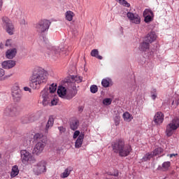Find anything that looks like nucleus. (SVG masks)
<instances>
[{
  "instance_id": "13",
  "label": "nucleus",
  "mask_w": 179,
  "mask_h": 179,
  "mask_svg": "<svg viewBox=\"0 0 179 179\" xmlns=\"http://www.w3.org/2000/svg\"><path fill=\"white\" fill-rule=\"evenodd\" d=\"M127 17L131 23H135V24H139V23H141V17H139L138 14L129 12L127 13Z\"/></svg>"
},
{
  "instance_id": "38",
  "label": "nucleus",
  "mask_w": 179,
  "mask_h": 179,
  "mask_svg": "<svg viewBox=\"0 0 179 179\" xmlns=\"http://www.w3.org/2000/svg\"><path fill=\"white\" fill-rule=\"evenodd\" d=\"M55 54H56V55H62V54H66V52H64V49H56Z\"/></svg>"
},
{
  "instance_id": "12",
  "label": "nucleus",
  "mask_w": 179,
  "mask_h": 179,
  "mask_svg": "<svg viewBox=\"0 0 179 179\" xmlns=\"http://www.w3.org/2000/svg\"><path fill=\"white\" fill-rule=\"evenodd\" d=\"M143 16L145 18V23H150L153 20V12L150 9H145L143 13Z\"/></svg>"
},
{
  "instance_id": "44",
  "label": "nucleus",
  "mask_w": 179,
  "mask_h": 179,
  "mask_svg": "<svg viewBox=\"0 0 179 179\" xmlns=\"http://www.w3.org/2000/svg\"><path fill=\"white\" fill-rule=\"evenodd\" d=\"M115 124L116 125V127L117 125H120V117L117 116L115 119Z\"/></svg>"
},
{
  "instance_id": "6",
  "label": "nucleus",
  "mask_w": 179,
  "mask_h": 179,
  "mask_svg": "<svg viewBox=\"0 0 179 179\" xmlns=\"http://www.w3.org/2000/svg\"><path fill=\"white\" fill-rule=\"evenodd\" d=\"M6 117H17L19 115V108L15 104L8 105L3 110Z\"/></svg>"
},
{
  "instance_id": "56",
  "label": "nucleus",
  "mask_w": 179,
  "mask_h": 179,
  "mask_svg": "<svg viewBox=\"0 0 179 179\" xmlns=\"http://www.w3.org/2000/svg\"><path fill=\"white\" fill-rule=\"evenodd\" d=\"M0 159H1V154H0Z\"/></svg>"
},
{
  "instance_id": "49",
  "label": "nucleus",
  "mask_w": 179,
  "mask_h": 179,
  "mask_svg": "<svg viewBox=\"0 0 179 179\" xmlns=\"http://www.w3.org/2000/svg\"><path fill=\"white\" fill-rule=\"evenodd\" d=\"M109 176H114V177H118V171L114 173V174L109 173Z\"/></svg>"
},
{
  "instance_id": "11",
  "label": "nucleus",
  "mask_w": 179,
  "mask_h": 179,
  "mask_svg": "<svg viewBox=\"0 0 179 179\" xmlns=\"http://www.w3.org/2000/svg\"><path fill=\"white\" fill-rule=\"evenodd\" d=\"M46 145L47 141H38L33 150L34 155H36L37 156L41 155L44 150V148H45Z\"/></svg>"
},
{
  "instance_id": "40",
  "label": "nucleus",
  "mask_w": 179,
  "mask_h": 179,
  "mask_svg": "<svg viewBox=\"0 0 179 179\" xmlns=\"http://www.w3.org/2000/svg\"><path fill=\"white\" fill-rule=\"evenodd\" d=\"M80 136V131H79V130H76L73 135V139H76V138H78V136L79 137Z\"/></svg>"
},
{
  "instance_id": "30",
  "label": "nucleus",
  "mask_w": 179,
  "mask_h": 179,
  "mask_svg": "<svg viewBox=\"0 0 179 179\" xmlns=\"http://www.w3.org/2000/svg\"><path fill=\"white\" fill-rule=\"evenodd\" d=\"M152 156H159V155H162L163 153V148H157L152 152H151Z\"/></svg>"
},
{
  "instance_id": "22",
  "label": "nucleus",
  "mask_w": 179,
  "mask_h": 179,
  "mask_svg": "<svg viewBox=\"0 0 179 179\" xmlns=\"http://www.w3.org/2000/svg\"><path fill=\"white\" fill-rule=\"evenodd\" d=\"M66 88L63 86H59L57 90V94L59 97H62V99H65V96H66Z\"/></svg>"
},
{
  "instance_id": "4",
  "label": "nucleus",
  "mask_w": 179,
  "mask_h": 179,
  "mask_svg": "<svg viewBox=\"0 0 179 179\" xmlns=\"http://www.w3.org/2000/svg\"><path fill=\"white\" fill-rule=\"evenodd\" d=\"M21 161L23 164H33L36 162V158L30 153V152L26 150H22L20 151Z\"/></svg>"
},
{
  "instance_id": "55",
  "label": "nucleus",
  "mask_w": 179,
  "mask_h": 179,
  "mask_svg": "<svg viewBox=\"0 0 179 179\" xmlns=\"http://www.w3.org/2000/svg\"><path fill=\"white\" fill-rule=\"evenodd\" d=\"M115 1H117V2H119V1H120V0H115Z\"/></svg>"
},
{
  "instance_id": "32",
  "label": "nucleus",
  "mask_w": 179,
  "mask_h": 179,
  "mask_svg": "<svg viewBox=\"0 0 179 179\" xmlns=\"http://www.w3.org/2000/svg\"><path fill=\"white\" fill-rule=\"evenodd\" d=\"M152 157H154L153 154L148 152L143 157V162H148V160H150Z\"/></svg>"
},
{
  "instance_id": "31",
  "label": "nucleus",
  "mask_w": 179,
  "mask_h": 179,
  "mask_svg": "<svg viewBox=\"0 0 179 179\" xmlns=\"http://www.w3.org/2000/svg\"><path fill=\"white\" fill-rule=\"evenodd\" d=\"M71 170L69 169H66L60 175V177L62 178H67V177H69V175L71 174Z\"/></svg>"
},
{
  "instance_id": "2",
  "label": "nucleus",
  "mask_w": 179,
  "mask_h": 179,
  "mask_svg": "<svg viewBox=\"0 0 179 179\" xmlns=\"http://www.w3.org/2000/svg\"><path fill=\"white\" fill-rule=\"evenodd\" d=\"M57 92V85L52 84L48 88H44L41 92V97L43 99V106H48L51 103V106H57V100L54 99L55 93Z\"/></svg>"
},
{
  "instance_id": "45",
  "label": "nucleus",
  "mask_w": 179,
  "mask_h": 179,
  "mask_svg": "<svg viewBox=\"0 0 179 179\" xmlns=\"http://www.w3.org/2000/svg\"><path fill=\"white\" fill-rule=\"evenodd\" d=\"M5 75V70L0 69V78H2Z\"/></svg>"
},
{
  "instance_id": "14",
  "label": "nucleus",
  "mask_w": 179,
  "mask_h": 179,
  "mask_svg": "<svg viewBox=\"0 0 179 179\" xmlns=\"http://www.w3.org/2000/svg\"><path fill=\"white\" fill-rule=\"evenodd\" d=\"M153 121L157 125H161V124H163V121H164V115L163 113L157 112L155 113Z\"/></svg>"
},
{
  "instance_id": "19",
  "label": "nucleus",
  "mask_w": 179,
  "mask_h": 179,
  "mask_svg": "<svg viewBox=\"0 0 179 179\" xmlns=\"http://www.w3.org/2000/svg\"><path fill=\"white\" fill-rule=\"evenodd\" d=\"M83 139H85V134L80 133L75 143L76 148L79 149V148H82V145H83Z\"/></svg>"
},
{
  "instance_id": "9",
  "label": "nucleus",
  "mask_w": 179,
  "mask_h": 179,
  "mask_svg": "<svg viewBox=\"0 0 179 179\" xmlns=\"http://www.w3.org/2000/svg\"><path fill=\"white\" fill-rule=\"evenodd\" d=\"M50 26H51V22H50V20H41L36 25V31H38V33H45V31H47V30L50 29Z\"/></svg>"
},
{
  "instance_id": "5",
  "label": "nucleus",
  "mask_w": 179,
  "mask_h": 179,
  "mask_svg": "<svg viewBox=\"0 0 179 179\" xmlns=\"http://www.w3.org/2000/svg\"><path fill=\"white\" fill-rule=\"evenodd\" d=\"M179 128V118L176 117L171 120V122L166 125V136H172L175 131Z\"/></svg>"
},
{
  "instance_id": "39",
  "label": "nucleus",
  "mask_w": 179,
  "mask_h": 179,
  "mask_svg": "<svg viewBox=\"0 0 179 179\" xmlns=\"http://www.w3.org/2000/svg\"><path fill=\"white\" fill-rule=\"evenodd\" d=\"M6 47H12V39H8L6 41Z\"/></svg>"
},
{
  "instance_id": "10",
  "label": "nucleus",
  "mask_w": 179,
  "mask_h": 179,
  "mask_svg": "<svg viewBox=\"0 0 179 179\" xmlns=\"http://www.w3.org/2000/svg\"><path fill=\"white\" fill-rule=\"evenodd\" d=\"M12 96L14 101L19 102L22 99V91L19 87V85H15L12 87Z\"/></svg>"
},
{
  "instance_id": "28",
  "label": "nucleus",
  "mask_w": 179,
  "mask_h": 179,
  "mask_svg": "<svg viewBox=\"0 0 179 179\" xmlns=\"http://www.w3.org/2000/svg\"><path fill=\"white\" fill-rule=\"evenodd\" d=\"M91 56L97 58L98 59H103V57L99 55V50L97 49H94L91 51Z\"/></svg>"
},
{
  "instance_id": "7",
  "label": "nucleus",
  "mask_w": 179,
  "mask_h": 179,
  "mask_svg": "<svg viewBox=\"0 0 179 179\" xmlns=\"http://www.w3.org/2000/svg\"><path fill=\"white\" fill-rule=\"evenodd\" d=\"M2 22L3 24V29L9 36H13L15 34V26L10 22V20L8 17H3Z\"/></svg>"
},
{
  "instance_id": "36",
  "label": "nucleus",
  "mask_w": 179,
  "mask_h": 179,
  "mask_svg": "<svg viewBox=\"0 0 179 179\" xmlns=\"http://www.w3.org/2000/svg\"><path fill=\"white\" fill-rule=\"evenodd\" d=\"M101 85L103 87H108L110 86V81L107 79H103L101 81Z\"/></svg>"
},
{
  "instance_id": "48",
  "label": "nucleus",
  "mask_w": 179,
  "mask_h": 179,
  "mask_svg": "<svg viewBox=\"0 0 179 179\" xmlns=\"http://www.w3.org/2000/svg\"><path fill=\"white\" fill-rule=\"evenodd\" d=\"M75 80L76 82H78V83L82 82V79L80 78V77H78V76H76Z\"/></svg>"
},
{
  "instance_id": "1",
  "label": "nucleus",
  "mask_w": 179,
  "mask_h": 179,
  "mask_svg": "<svg viewBox=\"0 0 179 179\" xmlns=\"http://www.w3.org/2000/svg\"><path fill=\"white\" fill-rule=\"evenodd\" d=\"M48 80V72L41 67L34 69L29 78L31 87L34 90H38L41 86H44Z\"/></svg>"
},
{
  "instance_id": "17",
  "label": "nucleus",
  "mask_w": 179,
  "mask_h": 179,
  "mask_svg": "<svg viewBox=\"0 0 179 179\" xmlns=\"http://www.w3.org/2000/svg\"><path fill=\"white\" fill-rule=\"evenodd\" d=\"M17 54V50L16 48L9 49L6 52V57L8 59H13Z\"/></svg>"
},
{
  "instance_id": "18",
  "label": "nucleus",
  "mask_w": 179,
  "mask_h": 179,
  "mask_svg": "<svg viewBox=\"0 0 179 179\" xmlns=\"http://www.w3.org/2000/svg\"><path fill=\"white\" fill-rule=\"evenodd\" d=\"M76 93H78V92L75 89L68 90L66 92V96L64 99H66V100H71L76 96Z\"/></svg>"
},
{
  "instance_id": "29",
  "label": "nucleus",
  "mask_w": 179,
  "mask_h": 179,
  "mask_svg": "<svg viewBox=\"0 0 179 179\" xmlns=\"http://www.w3.org/2000/svg\"><path fill=\"white\" fill-rule=\"evenodd\" d=\"M123 118H124V121H127V122H131V121H132V118H134V117H132V115L129 114V113L125 112L123 114Z\"/></svg>"
},
{
  "instance_id": "20",
  "label": "nucleus",
  "mask_w": 179,
  "mask_h": 179,
  "mask_svg": "<svg viewBox=\"0 0 179 179\" xmlns=\"http://www.w3.org/2000/svg\"><path fill=\"white\" fill-rule=\"evenodd\" d=\"M54 126V117L50 116L48 118V122L45 127V132L46 134H48V129H51L52 127Z\"/></svg>"
},
{
  "instance_id": "54",
  "label": "nucleus",
  "mask_w": 179,
  "mask_h": 179,
  "mask_svg": "<svg viewBox=\"0 0 179 179\" xmlns=\"http://www.w3.org/2000/svg\"><path fill=\"white\" fill-rule=\"evenodd\" d=\"M0 48H3V43H0Z\"/></svg>"
},
{
  "instance_id": "52",
  "label": "nucleus",
  "mask_w": 179,
  "mask_h": 179,
  "mask_svg": "<svg viewBox=\"0 0 179 179\" xmlns=\"http://www.w3.org/2000/svg\"><path fill=\"white\" fill-rule=\"evenodd\" d=\"M173 156H178V154H171V155H169L170 159H171V157H173Z\"/></svg>"
},
{
  "instance_id": "47",
  "label": "nucleus",
  "mask_w": 179,
  "mask_h": 179,
  "mask_svg": "<svg viewBox=\"0 0 179 179\" xmlns=\"http://www.w3.org/2000/svg\"><path fill=\"white\" fill-rule=\"evenodd\" d=\"M151 97L152 100H156V98L157 97V94H151Z\"/></svg>"
},
{
  "instance_id": "25",
  "label": "nucleus",
  "mask_w": 179,
  "mask_h": 179,
  "mask_svg": "<svg viewBox=\"0 0 179 179\" xmlns=\"http://www.w3.org/2000/svg\"><path fill=\"white\" fill-rule=\"evenodd\" d=\"M73 16H75V13L71 10H68L65 13L66 20H68L69 22H72V20H73Z\"/></svg>"
},
{
  "instance_id": "35",
  "label": "nucleus",
  "mask_w": 179,
  "mask_h": 179,
  "mask_svg": "<svg viewBox=\"0 0 179 179\" xmlns=\"http://www.w3.org/2000/svg\"><path fill=\"white\" fill-rule=\"evenodd\" d=\"M119 3L123 6H126V8H129V6H131V4H129V3L126 0H119Z\"/></svg>"
},
{
  "instance_id": "21",
  "label": "nucleus",
  "mask_w": 179,
  "mask_h": 179,
  "mask_svg": "<svg viewBox=\"0 0 179 179\" xmlns=\"http://www.w3.org/2000/svg\"><path fill=\"white\" fill-rule=\"evenodd\" d=\"M150 47V43H148V42L144 41L143 43H141L139 46V50L143 52H146V51H149Z\"/></svg>"
},
{
  "instance_id": "34",
  "label": "nucleus",
  "mask_w": 179,
  "mask_h": 179,
  "mask_svg": "<svg viewBox=\"0 0 179 179\" xmlns=\"http://www.w3.org/2000/svg\"><path fill=\"white\" fill-rule=\"evenodd\" d=\"M15 15L19 19L23 17V13H22V10L20 8H17Z\"/></svg>"
},
{
  "instance_id": "27",
  "label": "nucleus",
  "mask_w": 179,
  "mask_h": 179,
  "mask_svg": "<svg viewBox=\"0 0 179 179\" xmlns=\"http://www.w3.org/2000/svg\"><path fill=\"white\" fill-rule=\"evenodd\" d=\"M79 127V120H73L70 124V128L72 129V131H76V129Z\"/></svg>"
},
{
  "instance_id": "8",
  "label": "nucleus",
  "mask_w": 179,
  "mask_h": 179,
  "mask_svg": "<svg viewBox=\"0 0 179 179\" xmlns=\"http://www.w3.org/2000/svg\"><path fill=\"white\" fill-rule=\"evenodd\" d=\"M33 171L36 176H40L47 171V162L42 160L33 167Z\"/></svg>"
},
{
  "instance_id": "51",
  "label": "nucleus",
  "mask_w": 179,
  "mask_h": 179,
  "mask_svg": "<svg viewBox=\"0 0 179 179\" xmlns=\"http://www.w3.org/2000/svg\"><path fill=\"white\" fill-rule=\"evenodd\" d=\"M157 91L156 90V89H153V90L151 91V94H157Z\"/></svg>"
},
{
  "instance_id": "3",
  "label": "nucleus",
  "mask_w": 179,
  "mask_h": 179,
  "mask_svg": "<svg viewBox=\"0 0 179 179\" xmlns=\"http://www.w3.org/2000/svg\"><path fill=\"white\" fill-rule=\"evenodd\" d=\"M112 149L114 153H117L120 157H127L132 152V147L125 145V141L121 139L112 143Z\"/></svg>"
},
{
  "instance_id": "23",
  "label": "nucleus",
  "mask_w": 179,
  "mask_h": 179,
  "mask_svg": "<svg viewBox=\"0 0 179 179\" xmlns=\"http://www.w3.org/2000/svg\"><path fill=\"white\" fill-rule=\"evenodd\" d=\"M35 141H39L38 142H47V137L44 136L43 134L37 133L34 136Z\"/></svg>"
},
{
  "instance_id": "16",
  "label": "nucleus",
  "mask_w": 179,
  "mask_h": 179,
  "mask_svg": "<svg viewBox=\"0 0 179 179\" xmlns=\"http://www.w3.org/2000/svg\"><path fill=\"white\" fill-rule=\"evenodd\" d=\"M156 38H157V36L156 35V33L152 31L147 34L144 41H145V42L148 43L149 44H152L153 41H156Z\"/></svg>"
},
{
  "instance_id": "53",
  "label": "nucleus",
  "mask_w": 179,
  "mask_h": 179,
  "mask_svg": "<svg viewBox=\"0 0 179 179\" xmlns=\"http://www.w3.org/2000/svg\"><path fill=\"white\" fill-rule=\"evenodd\" d=\"M2 5H3V1H2V0H0V8H2Z\"/></svg>"
},
{
  "instance_id": "42",
  "label": "nucleus",
  "mask_w": 179,
  "mask_h": 179,
  "mask_svg": "<svg viewBox=\"0 0 179 179\" xmlns=\"http://www.w3.org/2000/svg\"><path fill=\"white\" fill-rule=\"evenodd\" d=\"M58 129H59L60 134H64V132H65V131H66V129H65V127H59Z\"/></svg>"
},
{
  "instance_id": "33",
  "label": "nucleus",
  "mask_w": 179,
  "mask_h": 179,
  "mask_svg": "<svg viewBox=\"0 0 179 179\" xmlns=\"http://www.w3.org/2000/svg\"><path fill=\"white\" fill-rule=\"evenodd\" d=\"M111 103H113L111 98H106L103 100V104H104V106H110Z\"/></svg>"
},
{
  "instance_id": "26",
  "label": "nucleus",
  "mask_w": 179,
  "mask_h": 179,
  "mask_svg": "<svg viewBox=\"0 0 179 179\" xmlns=\"http://www.w3.org/2000/svg\"><path fill=\"white\" fill-rule=\"evenodd\" d=\"M171 166V163L170 162H164L162 166H159V170H163V171H167L170 166Z\"/></svg>"
},
{
  "instance_id": "24",
  "label": "nucleus",
  "mask_w": 179,
  "mask_h": 179,
  "mask_svg": "<svg viewBox=\"0 0 179 179\" xmlns=\"http://www.w3.org/2000/svg\"><path fill=\"white\" fill-rule=\"evenodd\" d=\"M19 175V166L17 165L12 167L11 172H10V177L11 178H14L16 176Z\"/></svg>"
},
{
  "instance_id": "37",
  "label": "nucleus",
  "mask_w": 179,
  "mask_h": 179,
  "mask_svg": "<svg viewBox=\"0 0 179 179\" xmlns=\"http://www.w3.org/2000/svg\"><path fill=\"white\" fill-rule=\"evenodd\" d=\"M99 91V87H97V85H91L90 87V92L91 93H97V92Z\"/></svg>"
},
{
  "instance_id": "41",
  "label": "nucleus",
  "mask_w": 179,
  "mask_h": 179,
  "mask_svg": "<svg viewBox=\"0 0 179 179\" xmlns=\"http://www.w3.org/2000/svg\"><path fill=\"white\" fill-rule=\"evenodd\" d=\"M20 24L22 26L26 25V20H24V17H20Z\"/></svg>"
},
{
  "instance_id": "46",
  "label": "nucleus",
  "mask_w": 179,
  "mask_h": 179,
  "mask_svg": "<svg viewBox=\"0 0 179 179\" xmlns=\"http://www.w3.org/2000/svg\"><path fill=\"white\" fill-rule=\"evenodd\" d=\"M24 92H29V93H31V89L29 87H24Z\"/></svg>"
},
{
  "instance_id": "43",
  "label": "nucleus",
  "mask_w": 179,
  "mask_h": 179,
  "mask_svg": "<svg viewBox=\"0 0 179 179\" xmlns=\"http://www.w3.org/2000/svg\"><path fill=\"white\" fill-rule=\"evenodd\" d=\"M34 121H36V116L34 115L29 116V122H33Z\"/></svg>"
},
{
  "instance_id": "15",
  "label": "nucleus",
  "mask_w": 179,
  "mask_h": 179,
  "mask_svg": "<svg viewBox=\"0 0 179 179\" xmlns=\"http://www.w3.org/2000/svg\"><path fill=\"white\" fill-rule=\"evenodd\" d=\"M2 68L4 69H12L16 66V61L14 60H6L2 62Z\"/></svg>"
},
{
  "instance_id": "50",
  "label": "nucleus",
  "mask_w": 179,
  "mask_h": 179,
  "mask_svg": "<svg viewBox=\"0 0 179 179\" xmlns=\"http://www.w3.org/2000/svg\"><path fill=\"white\" fill-rule=\"evenodd\" d=\"M174 103H175V104H176V106H178V104H179V99L176 100L175 101H173L172 102V106L174 104Z\"/></svg>"
}]
</instances>
